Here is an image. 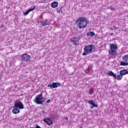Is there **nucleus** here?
<instances>
[{"label": "nucleus", "mask_w": 128, "mask_h": 128, "mask_svg": "<svg viewBox=\"0 0 128 128\" xmlns=\"http://www.w3.org/2000/svg\"><path fill=\"white\" fill-rule=\"evenodd\" d=\"M76 24L79 28H86L88 24V21L84 17L78 18L76 21Z\"/></svg>", "instance_id": "f257e3e1"}, {"label": "nucleus", "mask_w": 128, "mask_h": 128, "mask_svg": "<svg viewBox=\"0 0 128 128\" xmlns=\"http://www.w3.org/2000/svg\"><path fill=\"white\" fill-rule=\"evenodd\" d=\"M109 48L110 50H108V52L110 56H116L118 52V44L114 43L110 44Z\"/></svg>", "instance_id": "f03ea898"}, {"label": "nucleus", "mask_w": 128, "mask_h": 128, "mask_svg": "<svg viewBox=\"0 0 128 128\" xmlns=\"http://www.w3.org/2000/svg\"><path fill=\"white\" fill-rule=\"evenodd\" d=\"M96 50V46L94 44H90L88 46H85L84 48V52H86L88 54H92Z\"/></svg>", "instance_id": "7ed1b4c3"}, {"label": "nucleus", "mask_w": 128, "mask_h": 128, "mask_svg": "<svg viewBox=\"0 0 128 128\" xmlns=\"http://www.w3.org/2000/svg\"><path fill=\"white\" fill-rule=\"evenodd\" d=\"M42 100V94H40L36 96V98L34 100V102L36 104H44V100Z\"/></svg>", "instance_id": "20e7f679"}, {"label": "nucleus", "mask_w": 128, "mask_h": 128, "mask_svg": "<svg viewBox=\"0 0 128 128\" xmlns=\"http://www.w3.org/2000/svg\"><path fill=\"white\" fill-rule=\"evenodd\" d=\"M14 106L19 108V110H24V104L20 101L15 102Z\"/></svg>", "instance_id": "39448f33"}, {"label": "nucleus", "mask_w": 128, "mask_h": 128, "mask_svg": "<svg viewBox=\"0 0 128 128\" xmlns=\"http://www.w3.org/2000/svg\"><path fill=\"white\" fill-rule=\"evenodd\" d=\"M60 86V82H52V84H48V88H58Z\"/></svg>", "instance_id": "423d86ee"}, {"label": "nucleus", "mask_w": 128, "mask_h": 128, "mask_svg": "<svg viewBox=\"0 0 128 128\" xmlns=\"http://www.w3.org/2000/svg\"><path fill=\"white\" fill-rule=\"evenodd\" d=\"M21 58H22V60H24L25 62H28V60H30V56L28 54H26L22 55Z\"/></svg>", "instance_id": "0eeeda50"}, {"label": "nucleus", "mask_w": 128, "mask_h": 128, "mask_svg": "<svg viewBox=\"0 0 128 128\" xmlns=\"http://www.w3.org/2000/svg\"><path fill=\"white\" fill-rule=\"evenodd\" d=\"M88 102L89 104H90L91 108H98V104H94V102L92 100H88Z\"/></svg>", "instance_id": "6e6552de"}, {"label": "nucleus", "mask_w": 128, "mask_h": 128, "mask_svg": "<svg viewBox=\"0 0 128 128\" xmlns=\"http://www.w3.org/2000/svg\"><path fill=\"white\" fill-rule=\"evenodd\" d=\"M44 122L48 126H52V121L48 118H44Z\"/></svg>", "instance_id": "1a4fd4ad"}, {"label": "nucleus", "mask_w": 128, "mask_h": 128, "mask_svg": "<svg viewBox=\"0 0 128 128\" xmlns=\"http://www.w3.org/2000/svg\"><path fill=\"white\" fill-rule=\"evenodd\" d=\"M12 112L13 114H16L20 113V110H18V108L16 106H14V108L12 110Z\"/></svg>", "instance_id": "9d476101"}, {"label": "nucleus", "mask_w": 128, "mask_h": 128, "mask_svg": "<svg viewBox=\"0 0 128 128\" xmlns=\"http://www.w3.org/2000/svg\"><path fill=\"white\" fill-rule=\"evenodd\" d=\"M70 40L72 42L73 44H74L75 46H77V44H78V42L76 38H72Z\"/></svg>", "instance_id": "9b49d317"}, {"label": "nucleus", "mask_w": 128, "mask_h": 128, "mask_svg": "<svg viewBox=\"0 0 128 128\" xmlns=\"http://www.w3.org/2000/svg\"><path fill=\"white\" fill-rule=\"evenodd\" d=\"M58 3L56 1L54 2L51 4V6L53 8H56L58 7Z\"/></svg>", "instance_id": "f8f14e48"}, {"label": "nucleus", "mask_w": 128, "mask_h": 128, "mask_svg": "<svg viewBox=\"0 0 128 128\" xmlns=\"http://www.w3.org/2000/svg\"><path fill=\"white\" fill-rule=\"evenodd\" d=\"M128 74V70H124L120 72V74L122 76H124V74Z\"/></svg>", "instance_id": "ddd939ff"}, {"label": "nucleus", "mask_w": 128, "mask_h": 128, "mask_svg": "<svg viewBox=\"0 0 128 128\" xmlns=\"http://www.w3.org/2000/svg\"><path fill=\"white\" fill-rule=\"evenodd\" d=\"M122 60H124V62H128V54L124 55L122 58Z\"/></svg>", "instance_id": "4468645a"}, {"label": "nucleus", "mask_w": 128, "mask_h": 128, "mask_svg": "<svg viewBox=\"0 0 128 128\" xmlns=\"http://www.w3.org/2000/svg\"><path fill=\"white\" fill-rule=\"evenodd\" d=\"M88 36H96V34L92 32H88L87 34Z\"/></svg>", "instance_id": "2eb2a0df"}, {"label": "nucleus", "mask_w": 128, "mask_h": 128, "mask_svg": "<svg viewBox=\"0 0 128 128\" xmlns=\"http://www.w3.org/2000/svg\"><path fill=\"white\" fill-rule=\"evenodd\" d=\"M108 76H113V78H116V74H114V72H112V71H110L108 72Z\"/></svg>", "instance_id": "dca6fc26"}, {"label": "nucleus", "mask_w": 128, "mask_h": 128, "mask_svg": "<svg viewBox=\"0 0 128 128\" xmlns=\"http://www.w3.org/2000/svg\"><path fill=\"white\" fill-rule=\"evenodd\" d=\"M115 78H116V80H122V76L121 74L120 75H118L117 76L116 75Z\"/></svg>", "instance_id": "f3484780"}, {"label": "nucleus", "mask_w": 128, "mask_h": 128, "mask_svg": "<svg viewBox=\"0 0 128 128\" xmlns=\"http://www.w3.org/2000/svg\"><path fill=\"white\" fill-rule=\"evenodd\" d=\"M120 66H128V62L122 61L120 62Z\"/></svg>", "instance_id": "a211bd4d"}, {"label": "nucleus", "mask_w": 128, "mask_h": 128, "mask_svg": "<svg viewBox=\"0 0 128 128\" xmlns=\"http://www.w3.org/2000/svg\"><path fill=\"white\" fill-rule=\"evenodd\" d=\"M36 8V6H33L32 8H30L29 10H28L29 12H32Z\"/></svg>", "instance_id": "6ab92c4d"}, {"label": "nucleus", "mask_w": 128, "mask_h": 128, "mask_svg": "<svg viewBox=\"0 0 128 128\" xmlns=\"http://www.w3.org/2000/svg\"><path fill=\"white\" fill-rule=\"evenodd\" d=\"M28 14H30V11L28 10L27 11H26V12H24V16H28Z\"/></svg>", "instance_id": "aec40b11"}, {"label": "nucleus", "mask_w": 128, "mask_h": 128, "mask_svg": "<svg viewBox=\"0 0 128 128\" xmlns=\"http://www.w3.org/2000/svg\"><path fill=\"white\" fill-rule=\"evenodd\" d=\"M41 24L42 26H46V25L48 24V22H42Z\"/></svg>", "instance_id": "412c9836"}, {"label": "nucleus", "mask_w": 128, "mask_h": 128, "mask_svg": "<svg viewBox=\"0 0 128 128\" xmlns=\"http://www.w3.org/2000/svg\"><path fill=\"white\" fill-rule=\"evenodd\" d=\"M93 92H94V88H92L90 89V94H92Z\"/></svg>", "instance_id": "4be33fe9"}, {"label": "nucleus", "mask_w": 128, "mask_h": 128, "mask_svg": "<svg viewBox=\"0 0 128 128\" xmlns=\"http://www.w3.org/2000/svg\"><path fill=\"white\" fill-rule=\"evenodd\" d=\"M88 53L86 52H84L82 53V56H88Z\"/></svg>", "instance_id": "5701e85b"}, {"label": "nucleus", "mask_w": 128, "mask_h": 128, "mask_svg": "<svg viewBox=\"0 0 128 128\" xmlns=\"http://www.w3.org/2000/svg\"><path fill=\"white\" fill-rule=\"evenodd\" d=\"M110 10H114L116 9L114 8H110Z\"/></svg>", "instance_id": "b1692460"}, {"label": "nucleus", "mask_w": 128, "mask_h": 128, "mask_svg": "<svg viewBox=\"0 0 128 128\" xmlns=\"http://www.w3.org/2000/svg\"><path fill=\"white\" fill-rule=\"evenodd\" d=\"M50 102V99H49V100H47V102H46V104H48V102Z\"/></svg>", "instance_id": "393cba45"}, {"label": "nucleus", "mask_w": 128, "mask_h": 128, "mask_svg": "<svg viewBox=\"0 0 128 128\" xmlns=\"http://www.w3.org/2000/svg\"><path fill=\"white\" fill-rule=\"evenodd\" d=\"M36 128H40V126H38V125H36Z\"/></svg>", "instance_id": "a878e982"}, {"label": "nucleus", "mask_w": 128, "mask_h": 128, "mask_svg": "<svg viewBox=\"0 0 128 128\" xmlns=\"http://www.w3.org/2000/svg\"><path fill=\"white\" fill-rule=\"evenodd\" d=\"M65 120H68V118H66Z\"/></svg>", "instance_id": "bb28decb"}]
</instances>
